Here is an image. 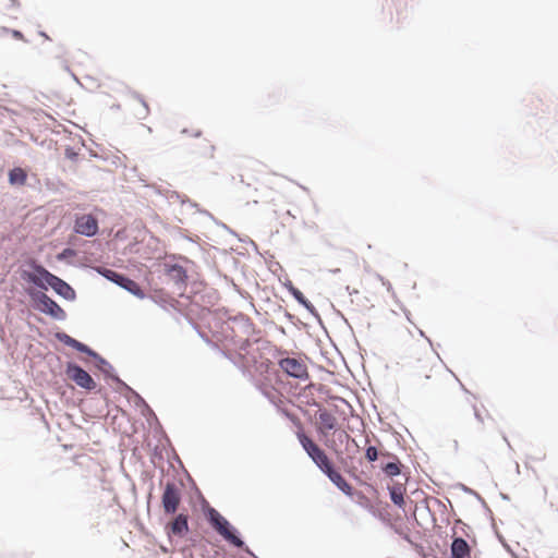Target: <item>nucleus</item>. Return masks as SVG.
Masks as SVG:
<instances>
[{"label":"nucleus","mask_w":558,"mask_h":558,"mask_svg":"<svg viewBox=\"0 0 558 558\" xmlns=\"http://www.w3.org/2000/svg\"><path fill=\"white\" fill-rule=\"evenodd\" d=\"M401 310L403 311V313H404V315H405L407 319H408L410 323H412V320H411V318H410V315H411L410 311H409V310H407L405 307H401Z\"/></svg>","instance_id":"09e8293b"},{"label":"nucleus","mask_w":558,"mask_h":558,"mask_svg":"<svg viewBox=\"0 0 558 558\" xmlns=\"http://www.w3.org/2000/svg\"><path fill=\"white\" fill-rule=\"evenodd\" d=\"M65 375L76 386L86 391H94L97 387L95 379L85 371L80 364L74 361H69L65 364Z\"/></svg>","instance_id":"6e6552de"},{"label":"nucleus","mask_w":558,"mask_h":558,"mask_svg":"<svg viewBox=\"0 0 558 558\" xmlns=\"http://www.w3.org/2000/svg\"><path fill=\"white\" fill-rule=\"evenodd\" d=\"M20 277L25 282L34 286L36 290L46 292L51 284L54 274L49 271L37 259L29 258L20 269Z\"/></svg>","instance_id":"f257e3e1"},{"label":"nucleus","mask_w":558,"mask_h":558,"mask_svg":"<svg viewBox=\"0 0 558 558\" xmlns=\"http://www.w3.org/2000/svg\"><path fill=\"white\" fill-rule=\"evenodd\" d=\"M383 456H384V457L389 458V459H390V461H392V456H396V454H395V453H392V452H389V451H385V452L383 453Z\"/></svg>","instance_id":"603ef678"},{"label":"nucleus","mask_w":558,"mask_h":558,"mask_svg":"<svg viewBox=\"0 0 558 558\" xmlns=\"http://www.w3.org/2000/svg\"><path fill=\"white\" fill-rule=\"evenodd\" d=\"M233 343L238 345L240 351L247 353L253 344V341L250 340L248 338L239 339V340L233 339Z\"/></svg>","instance_id":"c85d7f7f"},{"label":"nucleus","mask_w":558,"mask_h":558,"mask_svg":"<svg viewBox=\"0 0 558 558\" xmlns=\"http://www.w3.org/2000/svg\"><path fill=\"white\" fill-rule=\"evenodd\" d=\"M9 4H8V9H12V8H15V7H19L20 5V2L17 0H8Z\"/></svg>","instance_id":"37998d69"},{"label":"nucleus","mask_w":558,"mask_h":558,"mask_svg":"<svg viewBox=\"0 0 558 558\" xmlns=\"http://www.w3.org/2000/svg\"><path fill=\"white\" fill-rule=\"evenodd\" d=\"M229 323H233L234 325L238 326L239 330L250 337L252 335H256L259 332V330L256 328V326L254 325V323L251 320V318L243 314V313H238L233 316H230L227 322L225 323L226 324V328L225 330H229L234 333V329L232 327L229 326Z\"/></svg>","instance_id":"f8f14e48"},{"label":"nucleus","mask_w":558,"mask_h":558,"mask_svg":"<svg viewBox=\"0 0 558 558\" xmlns=\"http://www.w3.org/2000/svg\"><path fill=\"white\" fill-rule=\"evenodd\" d=\"M450 558H471V547L461 536H453L450 545Z\"/></svg>","instance_id":"dca6fc26"},{"label":"nucleus","mask_w":558,"mask_h":558,"mask_svg":"<svg viewBox=\"0 0 558 558\" xmlns=\"http://www.w3.org/2000/svg\"><path fill=\"white\" fill-rule=\"evenodd\" d=\"M338 440L340 442H343L345 441V450L347 451H350V445H354V448L356 449V451L359 450V445L356 442V440L351 437L345 430H341L339 434H338Z\"/></svg>","instance_id":"393cba45"},{"label":"nucleus","mask_w":558,"mask_h":558,"mask_svg":"<svg viewBox=\"0 0 558 558\" xmlns=\"http://www.w3.org/2000/svg\"><path fill=\"white\" fill-rule=\"evenodd\" d=\"M197 210H198L201 214H203V215H205V216L209 217L213 221H215V223H216V225H218V226H220L221 228H223V225H225V223H223V222H221V221H218V220H217V219H216V218H215V217H214V216H213L208 210H206V209H199V208H198Z\"/></svg>","instance_id":"f704fd0d"},{"label":"nucleus","mask_w":558,"mask_h":558,"mask_svg":"<svg viewBox=\"0 0 558 558\" xmlns=\"http://www.w3.org/2000/svg\"><path fill=\"white\" fill-rule=\"evenodd\" d=\"M328 480L345 496L352 498L356 495L359 498H365L362 492H357L336 469L333 462L322 472Z\"/></svg>","instance_id":"1a4fd4ad"},{"label":"nucleus","mask_w":558,"mask_h":558,"mask_svg":"<svg viewBox=\"0 0 558 558\" xmlns=\"http://www.w3.org/2000/svg\"><path fill=\"white\" fill-rule=\"evenodd\" d=\"M223 229H225L226 231H228L230 234H232V235H234V236L239 238V234H238L234 230H232L229 226L223 225Z\"/></svg>","instance_id":"a18cd8bd"},{"label":"nucleus","mask_w":558,"mask_h":558,"mask_svg":"<svg viewBox=\"0 0 558 558\" xmlns=\"http://www.w3.org/2000/svg\"><path fill=\"white\" fill-rule=\"evenodd\" d=\"M100 374L104 376V379L107 383H113L116 385L117 391L121 388L122 385L125 384V381L120 378L111 363H109L105 368H102Z\"/></svg>","instance_id":"5701e85b"},{"label":"nucleus","mask_w":558,"mask_h":558,"mask_svg":"<svg viewBox=\"0 0 558 558\" xmlns=\"http://www.w3.org/2000/svg\"><path fill=\"white\" fill-rule=\"evenodd\" d=\"M10 33V28L1 26L0 27V37L4 36L5 34Z\"/></svg>","instance_id":"de8ad7c7"},{"label":"nucleus","mask_w":558,"mask_h":558,"mask_svg":"<svg viewBox=\"0 0 558 558\" xmlns=\"http://www.w3.org/2000/svg\"><path fill=\"white\" fill-rule=\"evenodd\" d=\"M61 63H62V68H63L65 71H68V72L71 74V76H72L76 82H78V80H77L76 75L71 71L70 66L68 65V63H66L64 60H62V61H61Z\"/></svg>","instance_id":"4c0bfd02"},{"label":"nucleus","mask_w":558,"mask_h":558,"mask_svg":"<svg viewBox=\"0 0 558 558\" xmlns=\"http://www.w3.org/2000/svg\"><path fill=\"white\" fill-rule=\"evenodd\" d=\"M193 327H194V329L198 332L199 337H201L205 342H207V343H209V342H210L209 338H208L204 332L199 331L196 325H194Z\"/></svg>","instance_id":"a19ab883"},{"label":"nucleus","mask_w":558,"mask_h":558,"mask_svg":"<svg viewBox=\"0 0 558 558\" xmlns=\"http://www.w3.org/2000/svg\"><path fill=\"white\" fill-rule=\"evenodd\" d=\"M403 464L401 463L398 456H392V461L383 462L380 464L381 472L390 478L399 476L403 473Z\"/></svg>","instance_id":"6ab92c4d"},{"label":"nucleus","mask_w":558,"mask_h":558,"mask_svg":"<svg viewBox=\"0 0 558 558\" xmlns=\"http://www.w3.org/2000/svg\"><path fill=\"white\" fill-rule=\"evenodd\" d=\"M458 486H459V487H460L464 493L470 494V496H474V497H475V498H476V499L482 504V506H483L485 509L489 510V509H488V507H487L486 501L484 500V498H483V497H482L477 492H475L474 489H472V488L468 487L466 485H464V484H462V483L458 484Z\"/></svg>","instance_id":"a878e982"},{"label":"nucleus","mask_w":558,"mask_h":558,"mask_svg":"<svg viewBox=\"0 0 558 558\" xmlns=\"http://www.w3.org/2000/svg\"><path fill=\"white\" fill-rule=\"evenodd\" d=\"M27 180V172L24 168L13 167L8 172V182L12 186H23Z\"/></svg>","instance_id":"4be33fe9"},{"label":"nucleus","mask_w":558,"mask_h":558,"mask_svg":"<svg viewBox=\"0 0 558 558\" xmlns=\"http://www.w3.org/2000/svg\"><path fill=\"white\" fill-rule=\"evenodd\" d=\"M450 373H451V374L454 376V378L458 380V383H459V385H460L461 390H462V391H464L465 393L471 395L470 390H468V389L465 388V386L460 381V379L456 376V374H453L451 371H450Z\"/></svg>","instance_id":"79ce46f5"},{"label":"nucleus","mask_w":558,"mask_h":558,"mask_svg":"<svg viewBox=\"0 0 558 558\" xmlns=\"http://www.w3.org/2000/svg\"><path fill=\"white\" fill-rule=\"evenodd\" d=\"M310 405L318 408V420L326 429L335 430L337 428V418L326 409H323L319 402L313 400Z\"/></svg>","instance_id":"a211bd4d"},{"label":"nucleus","mask_w":558,"mask_h":558,"mask_svg":"<svg viewBox=\"0 0 558 558\" xmlns=\"http://www.w3.org/2000/svg\"><path fill=\"white\" fill-rule=\"evenodd\" d=\"M498 538H499V541H500V543H501L502 545H505V544L507 543V542L505 541V538H504L501 535H498Z\"/></svg>","instance_id":"0e129e2a"},{"label":"nucleus","mask_w":558,"mask_h":558,"mask_svg":"<svg viewBox=\"0 0 558 558\" xmlns=\"http://www.w3.org/2000/svg\"><path fill=\"white\" fill-rule=\"evenodd\" d=\"M387 489L389 492V497H390L391 502L396 507L401 509L403 512H405L407 504H405V499H404V494H405L404 485L399 482H395L392 485H388Z\"/></svg>","instance_id":"f3484780"},{"label":"nucleus","mask_w":558,"mask_h":558,"mask_svg":"<svg viewBox=\"0 0 558 558\" xmlns=\"http://www.w3.org/2000/svg\"><path fill=\"white\" fill-rule=\"evenodd\" d=\"M330 399H335V400H338V401H340V402H343V403H347V404H348V402L345 401V399H344V398H342V397L330 396Z\"/></svg>","instance_id":"3c124183"},{"label":"nucleus","mask_w":558,"mask_h":558,"mask_svg":"<svg viewBox=\"0 0 558 558\" xmlns=\"http://www.w3.org/2000/svg\"><path fill=\"white\" fill-rule=\"evenodd\" d=\"M296 437L300 445L308 456V458L320 470V472L325 471V469L332 463L327 453L317 444H315L303 430H299L296 433Z\"/></svg>","instance_id":"39448f33"},{"label":"nucleus","mask_w":558,"mask_h":558,"mask_svg":"<svg viewBox=\"0 0 558 558\" xmlns=\"http://www.w3.org/2000/svg\"><path fill=\"white\" fill-rule=\"evenodd\" d=\"M247 242H248V244L252 246V250H254L255 252H257V253H258V246H257V244H256L252 239H250V238H247Z\"/></svg>","instance_id":"c03bdc74"},{"label":"nucleus","mask_w":558,"mask_h":558,"mask_svg":"<svg viewBox=\"0 0 558 558\" xmlns=\"http://www.w3.org/2000/svg\"><path fill=\"white\" fill-rule=\"evenodd\" d=\"M379 457V451L376 446H367L365 449V458L368 462H375Z\"/></svg>","instance_id":"bb28decb"},{"label":"nucleus","mask_w":558,"mask_h":558,"mask_svg":"<svg viewBox=\"0 0 558 558\" xmlns=\"http://www.w3.org/2000/svg\"><path fill=\"white\" fill-rule=\"evenodd\" d=\"M172 258L173 259H180V260H183L185 263H190L191 262L187 257L182 256V255H173Z\"/></svg>","instance_id":"49530a36"},{"label":"nucleus","mask_w":558,"mask_h":558,"mask_svg":"<svg viewBox=\"0 0 558 558\" xmlns=\"http://www.w3.org/2000/svg\"><path fill=\"white\" fill-rule=\"evenodd\" d=\"M191 135L194 136V137H201L202 131L197 130V131L193 132Z\"/></svg>","instance_id":"4d7b16f0"},{"label":"nucleus","mask_w":558,"mask_h":558,"mask_svg":"<svg viewBox=\"0 0 558 558\" xmlns=\"http://www.w3.org/2000/svg\"><path fill=\"white\" fill-rule=\"evenodd\" d=\"M142 415L146 418L148 425L154 429L156 435H161L167 438L162 425L151 408H149L148 411H145Z\"/></svg>","instance_id":"b1692460"},{"label":"nucleus","mask_w":558,"mask_h":558,"mask_svg":"<svg viewBox=\"0 0 558 558\" xmlns=\"http://www.w3.org/2000/svg\"><path fill=\"white\" fill-rule=\"evenodd\" d=\"M378 279L380 280V282L383 283V286L386 287L387 291L390 292L392 294V296H395V291H393V288L391 286V283L386 280L383 276L378 275Z\"/></svg>","instance_id":"72a5a7b5"},{"label":"nucleus","mask_w":558,"mask_h":558,"mask_svg":"<svg viewBox=\"0 0 558 558\" xmlns=\"http://www.w3.org/2000/svg\"><path fill=\"white\" fill-rule=\"evenodd\" d=\"M293 299L303 306L316 320L319 325L324 326L323 319L315 308V306L311 303V301L303 294L301 290H299L294 295Z\"/></svg>","instance_id":"412c9836"},{"label":"nucleus","mask_w":558,"mask_h":558,"mask_svg":"<svg viewBox=\"0 0 558 558\" xmlns=\"http://www.w3.org/2000/svg\"><path fill=\"white\" fill-rule=\"evenodd\" d=\"M500 497H501L504 500H509V496H508L507 494L501 493V494H500Z\"/></svg>","instance_id":"bf43d9fd"},{"label":"nucleus","mask_w":558,"mask_h":558,"mask_svg":"<svg viewBox=\"0 0 558 558\" xmlns=\"http://www.w3.org/2000/svg\"><path fill=\"white\" fill-rule=\"evenodd\" d=\"M283 286L292 296L300 290L292 283L291 280H287Z\"/></svg>","instance_id":"473e14b6"},{"label":"nucleus","mask_w":558,"mask_h":558,"mask_svg":"<svg viewBox=\"0 0 558 558\" xmlns=\"http://www.w3.org/2000/svg\"><path fill=\"white\" fill-rule=\"evenodd\" d=\"M131 95L133 98H135L136 100H138L141 102V105L143 106V116H141L142 119L146 118L149 113V107H148V104L147 101L143 98V96L141 94H138L137 92L133 90L131 92Z\"/></svg>","instance_id":"cd10ccee"},{"label":"nucleus","mask_w":558,"mask_h":558,"mask_svg":"<svg viewBox=\"0 0 558 558\" xmlns=\"http://www.w3.org/2000/svg\"><path fill=\"white\" fill-rule=\"evenodd\" d=\"M182 502V489L173 481H167L162 487L160 506L163 515L175 514Z\"/></svg>","instance_id":"423d86ee"},{"label":"nucleus","mask_w":558,"mask_h":558,"mask_svg":"<svg viewBox=\"0 0 558 558\" xmlns=\"http://www.w3.org/2000/svg\"><path fill=\"white\" fill-rule=\"evenodd\" d=\"M422 504H423V506H424V509H425L426 511H428V513H429V514H432L430 509H429V507H428V502H427V500H426V499L422 500Z\"/></svg>","instance_id":"8fccbe9b"},{"label":"nucleus","mask_w":558,"mask_h":558,"mask_svg":"<svg viewBox=\"0 0 558 558\" xmlns=\"http://www.w3.org/2000/svg\"><path fill=\"white\" fill-rule=\"evenodd\" d=\"M278 312H283V316L290 322L292 323L293 325L295 326H305V324H303L300 319H298L293 314H291L290 312L288 311H283L282 306L281 305H278V308H277Z\"/></svg>","instance_id":"c756f323"},{"label":"nucleus","mask_w":558,"mask_h":558,"mask_svg":"<svg viewBox=\"0 0 558 558\" xmlns=\"http://www.w3.org/2000/svg\"><path fill=\"white\" fill-rule=\"evenodd\" d=\"M181 133H182V134H191V133H190V130H189V129H186V128L182 129Z\"/></svg>","instance_id":"774afa93"},{"label":"nucleus","mask_w":558,"mask_h":558,"mask_svg":"<svg viewBox=\"0 0 558 558\" xmlns=\"http://www.w3.org/2000/svg\"><path fill=\"white\" fill-rule=\"evenodd\" d=\"M170 519L163 522V530L169 539L173 537L183 538L190 532V515L186 511L177 512L175 514H167Z\"/></svg>","instance_id":"0eeeda50"},{"label":"nucleus","mask_w":558,"mask_h":558,"mask_svg":"<svg viewBox=\"0 0 558 558\" xmlns=\"http://www.w3.org/2000/svg\"><path fill=\"white\" fill-rule=\"evenodd\" d=\"M38 34H39L41 37H44L45 39L50 40V37L47 35V33H46V32H44V31H39V33H38Z\"/></svg>","instance_id":"864d4df0"},{"label":"nucleus","mask_w":558,"mask_h":558,"mask_svg":"<svg viewBox=\"0 0 558 558\" xmlns=\"http://www.w3.org/2000/svg\"><path fill=\"white\" fill-rule=\"evenodd\" d=\"M54 338L63 343L64 345L72 348L73 350L85 354L89 359L94 361L95 368L100 373L102 368H105L110 362L106 360L102 355H100L93 348L87 345L86 343L78 341L77 339L71 337L65 331L58 330L54 332Z\"/></svg>","instance_id":"20e7f679"},{"label":"nucleus","mask_w":558,"mask_h":558,"mask_svg":"<svg viewBox=\"0 0 558 558\" xmlns=\"http://www.w3.org/2000/svg\"><path fill=\"white\" fill-rule=\"evenodd\" d=\"M498 538H499V541H500V543H501L502 545H505V544L507 543V542L505 541V538H504L501 535H498Z\"/></svg>","instance_id":"338daca9"},{"label":"nucleus","mask_w":558,"mask_h":558,"mask_svg":"<svg viewBox=\"0 0 558 558\" xmlns=\"http://www.w3.org/2000/svg\"><path fill=\"white\" fill-rule=\"evenodd\" d=\"M498 538H499V541H500V543H501L502 545H505V544L507 543V542L505 541V538H504L501 535H498Z\"/></svg>","instance_id":"69168bd1"},{"label":"nucleus","mask_w":558,"mask_h":558,"mask_svg":"<svg viewBox=\"0 0 558 558\" xmlns=\"http://www.w3.org/2000/svg\"><path fill=\"white\" fill-rule=\"evenodd\" d=\"M472 409H473V412H474V417L475 420L478 422V423H483L484 420H483V416L478 410V408L476 407V404H472Z\"/></svg>","instance_id":"e433bc0d"},{"label":"nucleus","mask_w":558,"mask_h":558,"mask_svg":"<svg viewBox=\"0 0 558 558\" xmlns=\"http://www.w3.org/2000/svg\"><path fill=\"white\" fill-rule=\"evenodd\" d=\"M10 33L14 39L27 41L21 31L10 29Z\"/></svg>","instance_id":"c9c22d12"},{"label":"nucleus","mask_w":558,"mask_h":558,"mask_svg":"<svg viewBox=\"0 0 558 558\" xmlns=\"http://www.w3.org/2000/svg\"><path fill=\"white\" fill-rule=\"evenodd\" d=\"M278 364L289 377L300 380H307L310 378L307 366L300 360L282 357L279 360Z\"/></svg>","instance_id":"9d476101"},{"label":"nucleus","mask_w":558,"mask_h":558,"mask_svg":"<svg viewBox=\"0 0 558 558\" xmlns=\"http://www.w3.org/2000/svg\"><path fill=\"white\" fill-rule=\"evenodd\" d=\"M163 270L165 274L179 289L186 287L189 276L186 269L183 266L178 263H165Z\"/></svg>","instance_id":"ddd939ff"},{"label":"nucleus","mask_w":558,"mask_h":558,"mask_svg":"<svg viewBox=\"0 0 558 558\" xmlns=\"http://www.w3.org/2000/svg\"><path fill=\"white\" fill-rule=\"evenodd\" d=\"M276 329H277L280 333H282V335H286V333H287V332H286V329H284L282 326H277V327H276Z\"/></svg>","instance_id":"6e6d98bb"},{"label":"nucleus","mask_w":558,"mask_h":558,"mask_svg":"<svg viewBox=\"0 0 558 558\" xmlns=\"http://www.w3.org/2000/svg\"><path fill=\"white\" fill-rule=\"evenodd\" d=\"M93 270L140 300L147 296L142 286L123 272H119L104 266H94Z\"/></svg>","instance_id":"7ed1b4c3"},{"label":"nucleus","mask_w":558,"mask_h":558,"mask_svg":"<svg viewBox=\"0 0 558 558\" xmlns=\"http://www.w3.org/2000/svg\"><path fill=\"white\" fill-rule=\"evenodd\" d=\"M25 293L29 298L31 306L34 311L45 314L58 322L66 319L65 311L46 292L28 288L25 290Z\"/></svg>","instance_id":"f03ea898"},{"label":"nucleus","mask_w":558,"mask_h":558,"mask_svg":"<svg viewBox=\"0 0 558 558\" xmlns=\"http://www.w3.org/2000/svg\"><path fill=\"white\" fill-rule=\"evenodd\" d=\"M61 63H62V68H63L65 71H68V72L71 74V76H72L76 82H78V80H77L76 75L71 71L70 66L68 65V63H66L64 60H62V61H61Z\"/></svg>","instance_id":"58836bf2"},{"label":"nucleus","mask_w":558,"mask_h":558,"mask_svg":"<svg viewBox=\"0 0 558 558\" xmlns=\"http://www.w3.org/2000/svg\"><path fill=\"white\" fill-rule=\"evenodd\" d=\"M64 156L66 159L71 161H76L78 159V153L75 150L73 146H66L64 149Z\"/></svg>","instance_id":"7c9ffc66"},{"label":"nucleus","mask_w":558,"mask_h":558,"mask_svg":"<svg viewBox=\"0 0 558 558\" xmlns=\"http://www.w3.org/2000/svg\"><path fill=\"white\" fill-rule=\"evenodd\" d=\"M53 292L65 301L74 302L77 298L75 289L64 279L54 275L49 287Z\"/></svg>","instance_id":"4468645a"},{"label":"nucleus","mask_w":558,"mask_h":558,"mask_svg":"<svg viewBox=\"0 0 558 558\" xmlns=\"http://www.w3.org/2000/svg\"><path fill=\"white\" fill-rule=\"evenodd\" d=\"M247 238H248V236H246V238L242 239V238H240V236H239V238H238V240H239L240 242H243V243H247V244H248V242H247Z\"/></svg>","instance_id":"e2e57ef3"},{"label":"nucleus","mask_w":558,"mask_h":558,"mask_svg":"<svg viewBox=\"0 0 558 558\" xmlns=\"http://www.w3.org/2000/svg\"><path fill=\"white\" fill-rule=\"evenodd\" d=\"M76 255V251L72 247L63 248L57 256L59 260H63L68 257H74Z\"/></svg>","instance_id":"2f4dec72"},{"label":"nucleus","mask_w":558,"mask_h":558,"mask_svg":"<svg viewBox=\"0 0 558 558\" xmlns=\"http://www.w3.org/2000/svg\"><path fill=\"white\" fill-rule=\"evenodd\" d=\"M417 330H418V335H420L421 337L425 338V339H426V341L428 342V344L430 345V348L435 351V349H434V343H433V341L430 340V338H428L422 329H417Z\"/></svg>","instance_id":"ea45409f"},{"label":"nucleus","mask_w":558,"mask_h":558,"mask_svg":"<svg viewBox=\"0 0 558 558\" xmlns=\"http://www.w3.org/2000/svg\"><path fill=\"white\" fill-rule=\"evenodd\" d=\"M502 439L505 440L507 446L511 449V445H510V442H509V440H508V438H507V436L505 434L502 435Z\"/></svg>","instance_id":"13d9d810"},{"label":"nucleus","mask_w":558,"mask_h":558,"mask_svg":"<svg viewBox=\"0 0 558 558\" xmlns=\"http://www.w3.org/2000/svg\"><path fill=\"white\" fill-rule=\"evenodd\" d=\"M73 230L77 234L93 238L99 233V223L97 218L92 214H84L76 217Z\"/></svg>","instance_id":"9b49d317"},{"label":"nucleus","mask_w":558,"mask_h":558,"mask_svg":"<svg viewBox=\"0 0 558 558\" xmlns=\"http://www.w3.org/2000/svg\"><path fill=\"white\" fill-rule=\"evenodd\" d=\"M507 551L511 553L512 554V550L510 548V546L506 543L505 545H502Z\"/></svg>","instance_id":"680f3d73"},{"label":"nucleus","mask_w":558,"mask_h":558,"mask_svg":"<svg viewBox=\"0 0 558 558\" xmlns=\"http://www.w3.org/2000/svg\"><path fill=\"white\" fill-rule=\"evenodd\" d=\"M156 192L162 196H165L168 201H180L182 205L187 204L191 208L198 209V204L192 199H190L186 195L180 194L177 191L172 190H162L160 187H156Z\"/></svg>","instance_id":"aec40b11"},{"label":"nucleus","mask_w":558,"mask_h":558,"mask_svg":"<svg viewBox=\"0 0 558 558\" xmlns=\"http://www.w3.org/2000/svg\"><path fill=\"white\" fill-rule=\"evenodd\" d=\"M434 501L439 506V507H442L444 509H446V506L444 505V502L437 498H434Z\"/></svg>","instance_id":"5fc2aeb1"},{"label":"nucleus","mask_w":558,"mask_h":558,"mask_svg":"<svg viewBox=\"0 0 558 558\" xmlns=\"http://www.w3.org/2000/svg\"><path fill=\"white\" fill-rule=\"evenodd\" d=\"M318 390L319 391H324V390L328 391V389L324 385H319Z\"/></svg>","instance_id":"052dcab7"},{"label":"nucleus","mask_w":558,"mask_h":558,"mask_svg":"<svg viewBox=\"0 0 558 558\" xmlns=\"http://www.w3.org/2000/svg\"><path fill=\"white\" fill-rule=\"evenodd\" d=\"M118 392L123 395L129 402H133L134 407L140 409L141 414H143L145 411H148L150 408L146 400L126 383L121 386Z\"/></svg>","instance_id":"2eb2a0df"}]
</instances>
